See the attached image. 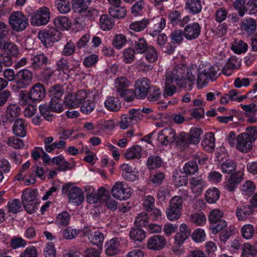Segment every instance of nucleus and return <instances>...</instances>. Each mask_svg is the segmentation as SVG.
I'll use <instances>...</instances> for the list:
<instances>
[{
  "mask_svg": "<svg viewBox=\"0 0 257 257\" xmlns=\"http://www.w3.org/2000/svg\"><path fill=\"white\" fill-rule=\"evenodd\" d=\"M187 66L183 64L177 65L172 71L166 73V83L167 84H179V87L185 88L187 86L185 79V72Z\"/></svg>",
  "mask_w": 257,
  "mask_h": 257,
  "instance_id": "1",
  "label": "nucleus"
},
{
  "mask_svg": "<svg viewBox=\"0 0 257 257\" xmlns=\"http://www.w3.org/2000/svg\"><path fill=\"white\" fill-rule=\"evenodd\" d=\"M63 194L68 193L69 202L75 205L81 204L84 201V197L82 190L76 186H73L71 184H64L62 188Z\"/></svg>",
  "mask_w": 257,
  "mask_h": 257,
  "instance_id": "2",
  "label": "nucleus"
},
{
  "mask_svg": "<svg viewBox=\"0 0 257 257\" xmlns=\"http://www.w3.org/2000/svg\"><path fill=\"white\" fill-rule=\"evenodd\" d=\"M37 191L30 189H25L22 195V203L26 211L30 213H33L37 208Z\"/></svg>",
  "mask_w": 257,
  "mask_h": 257,
  "instance_id": "3",
  "label": "nucleus"
},
{
  "mask_svg": "<svg viewBox=\"0 0 257 257\" xmlns=\"http://www.w3.org/2000/svg\"><path fill=\"white\" fill-rule=\"evenodd\" d=\"M9 22L12 29L17 32L24 31L29 25L26 17L19 11L15 12L10 15Z\"/></svg>",
  "mask_w": 257,
  "mask_h": 257,
  "instance_id": "4",
  "label": "nucleus"
},
{
  "mask_svg": "<svg viewBox=\"0 0 257 257\" xmlns=\"http://www.w3.org/2000/svg\"><path fill=\"white\" fill-rule=\"evenodd\" d=\"M61 37V33L55 28H51L47 31H40L38 33V37L42 43L46 47L50 46L51 42L58 41Z\"/></svg>",
  "mask_w": 257,
  "mask_h": 257,
  "instance_id": "5",
  "label": "nucleus"
},
{
  "mask_svg": "<svg viewBox=\"0 0 257 257\" xmlns=\"http://www.w3.org/2000/svg\"><path fill=\"white\" fill-rule=\"evenodd\" d=\"M33 73L28 69H23L17 73L16 80L17 88L25 89L29 86L33 82Z\"/></svg>",
  "mask_w": 257,
  "mask_h": 257,
  "instance_id": "6",
  "label": "nucleus"
},
{
  "mask_svg": "<svg viewBox=\"0 0 257 257\" xmlns=\"http://www.w3.org/2000/svg\"><path fill=\"white\" fill-rule=\"evenodd\" d=\"M135 87L136 97L138 99L146 98L149 90L152 88L150 80L145 77L138 79L135 82Z\"/></svg>",
  "mask_w": 257,
  "mask_h": 257,
  "instance_id": "7",
  "label": "nucleus"
},
{
  "mask_svg": "<svg viewBox=\"0 0 257 257\" xmlns=\"http://www.w3.org/2000/svg\"><path fill=\"white\" fill-rule=\"evenodd\" d=\"M50 19V12L48 8L42 7L36 13L31 15V24L32 25L41 26L46 25Z\"/></svg>",
  "mask_w": 257,
  "mask_h": 257,
  "instance_id": "8",
  "label": "nucleus"
},
{
  "mask_svg": "<svg viewBox=\"0 0 257 257\" xmlns=\"http://www.w3.org/2000/svg\"><path fill=\"white\" fill-rule=\"evenodd\" d=\"M46 94L44 86L40 83H37L30 89L28 97L32 102H39L45 98Z\"/></svg>",
  "mask_w": 257,
  "mask_h": 257,
  "instance_id": "9",
  "label": "nucleus"
},
{
  "mask_svg": "<svg viewBox=\"0 0 257 257\" xmlns=\"http://www.w3.org/2000/svg\"><path fill=\"white\" fill-rule=\"evenodd\" d=\"M243 179V173L242 172H235L224 182V189L230 192L234 191Z\"/></svg>",
  "mask_w": 257,
  "mask_h": 257,
  "instance_id": "10",
  "label": "nucleus"
},
{
  "mask_svg": "<svg viewBox=\"0 0 257 257\" xmlns=\"http://www.w3.org/2000/svg\"><path fill=\"white\" fill-rule=\"evenodd\" d=\"M128 189L124 188L123 183L121 182H117L111 189L112 196L117 199L126 200L131 196L130 191Z\"/></svg>",
  "mask_w": 257,
  "mask_h": 257,
  "instance_id": "11",
  "label": "nucleus"
},
{
  "mask_svg": "<svg viewBox=\"0 0 257 257\" xmlns=\"http://www.w3.org/2000/svg\"><path fill=\"white\" fill-rule=\"evenodd\" d=\"M176 132L172 128H166L159 132L158 136L159 142L166 146L173 143L176 140Z\"/></svg>",
  "mask_w": 257,
  "mask_h": 257,
  "instance_id": "12",
  "label": "nucleus"
},
{
  "mask_svg": "<svg viewBox=\"0 0 257 257\" xmlns=\"http://www.w3.org/2000/svg\"><path fill=\"white\" fill-rule=\"evenodd\" d=\"M21 108L17 104H11L8 106L6 112L5 118L3 120V124L6 122L12 123L18 119L20 114Z\"/></svg>",
  "mask_w": 257,
  "mask_h": 257,
  "instance_id": "13",
  "label": "nucleus"
},
{
  "mask_svg": "<svg viewBox=\"0 0 257 257\" xmlns=\"http://www.w3.org/2000/svg\"><path fill=\"white\" fill-rule=\"evenodd\" d=\"M166 244L165 237L161 235H154L148 240L147 247L154 250H160L163 248Z\"/></svg>",
  "mask_w": 257,
  "mask_h": 257,
  "instance_id": "14",
  "label": "nucleus"
},
{
  "mask_svg": "<svg viewBox=\"0 0 257 257\" xmlns=\"http://www.w3.org/2000/svg\"><path fill=\"white\" fill-rule=\"evenodd\" d=\"M237 149L241 152L247 153L252 148V142L250 141L249 136L247 134H239L236 139Z\"/></svg>",
  "mask_w": 257,
  "mask_h": 257,
  "instance_id": "15",
  "label": "nucleus"
},
{
  "mask_svg": "<svg viewBox=\"0 0 257 257\" xmlns=\"http://www.w3.org/2000/svg\"><path fill=\"white\" fill-rule=\"evenodd\" d=\"M201 27L197 22L187 25L184 29L183 34L185 38L188 40L195 39L200 34Z\"/></svg>",
  "mask_w": 257,
  "mask_h": 257,
  "instance_id": "16",
  "label": "nucleus"
},
{
  "mask_svg": "<svg viewBox=\"0 0 257 257\" xmlns=\"http://www.w3.org/2000/svg\"><path fill=\"white\" fill-rule=\"evenodd\" d=\"M169 19L171 24L173 26L182 27L190 21L189 17H183L181 13L178 11H174L171 12L169 15Z\"/></svg>",
  "mask_w": 257,
  "mask_h": 257,
  "instance_id": "17",
  "label": "nucleus"
},
{
  "mask_svg": "<svg viewBox=\"0 0 257 257\" xmlns=\"http://www.w3.org/2000/svg\"><path fill=\"white\" fill-rule=\"evenodd\" d=\"M191 234L189 227L185 223H182L179 227V231L175 236V243L178 245L182 244Z\"/></svg>",
  "mask_w": 257,
  "mask_h": 257,
  "instance_id": "18",
  "label": "nucleus"
},
{
  "mask_svg": "<svg viewBox=\"0 0 257 257\" xmlns=\"http://www.w3.org/2000/svg\"><path fill=\"white\" fill-rule=\"evenodd\" d=\"M240 28L247 34L251 36L253 34L256 29V23L254 19L251 18H246L241 20Z\"/></svg>",
  "mask_w": 257,
  "mask_h": 257,
  "instance_id": "19",
  "label": "nucleus"
},
{
  "mask_svg": "<svg viewBox=\"0 0 257 257\" xmlns=\"http://www.w3.org/2000/svg\"><path fill=\"white\" fill-rule=\"evenodd\" d=\"M31 60L32 67L35 71L41 70L43 66L46 65L49 62L48 58L43 53L34 56Z\"/></svg>",
  "mask_w": 257,
  "mask_h": 257,
  "instance_id": "20",
  "label": "nucleus"
},
{
  "mask_svg": "<svg viewBox=\"0 0 257 257\" xmlns=\"http://www.w3.org/2000/svg\"><path fill=\"white\" fill-rule=\"evenodd\" d=\"M253 212V209L250 205H245L237 207L235 213L239 221H244L252 214Z\"/></svg>",
  "mask_w": 257,
  "mask_h": 257,
  "instance_id": "21",
  "label": "nucleus"
},
{
  "mask_svg": "<svg viewBox=\"0 0 257 257\" xmlns=\"http://www.w3.org/2000/svg\"><path fill=\"white\" fill-rule=\"evenodd\" d=\"M0 48L4 50V52L8 53L11 57H17L20 53L17 46L12 42H1Z\"/></svg>",
  "mask_w": 257,
  "mask_h": 257,
  "instance_id": "22",
  "label": "nucleus"
},
{
  "mask_svg": "<svg viewBox=\"0 0 257 257\" xmlns=\"http://www.w3.org/2000/svg\"><path fill=\"white\" fill-rule=\"evenodd\" d=\"M201 145L204 149L209 152L214 151L215 148V138L212 133L205 134L202 142Z\"/></svg>",
  "mask_w": 257,
  "mask_h": 257,
  "instance_id": "23",
  "label": "nucleus"
},
{
  "mask_svg": "<svg viewBox=\"0 0 257 257\" xmlns=\"http://www.w3.org/2000/svg\"><path fill=\"white\" fill-rule=\"evenodd\" d=\"M13 132L14 134L20 137H24L26 135V128L25 121L22 119H18L14 122Z\"/></svg>",
  "mask_w": 257,
  "mask_h": 257,
  "instance_id": "24",
  "label": "nucleus"
},
{
  "mask_svg": "<svg viewBox=\"0 0 257 257\" xmlns=\"http://www.w3.org/2000/svg\"><path fill=\"white\" fill-rule=\"evenodd\" d=\"M105 106L110 111H117L121 107V103L118 97L110 96L104 102Z\"/></svg>",
  "mask_w": 257,
  "mask_h": 257,
  "instance_id": "25",
  "label": "nucleus"
},
{
  "mask_svg": "<svg viewBox=\"0 0 257 257\" xmlns=\"http://www.w3.org/2000/svg\"><path fill=\"white\" fill-rule=\"evenodd\" d=\"M129 81L125 77H119L115 79L114 88L116 94L122 93V91L127 89Z\"/></svg>",
  "mask_w": 257,
  "mask_h": 257,
  "instance_id": "26",
  "label": "nucleus"
},
{
  "mask_svg": "<svg viewBox=\"0 0 257 257\" xmlns=\"http://www.w3.org/2000/svg\"><path fill=\"white\" fill-rule=\"evenodd\" d=\"M64 93V89L60 84H56L51 86L48 91L51 99H60Z\"/></svg>",
  "mask_w": 257,
  "mask_h": 257,
  "instance_id": "27",
  "label": "nucleus"
},
{
  "mask_svg": "<svg viewBox=\"0 0 257 257\" xmlns=\"http://www.w3.org/2000/svg\"><path fill=\"white\" fill-rule=\"evenodd\" d=\"M141 152L142 148L140 146H134L127 150L124 157L127 160L139 159L142 157Z\"/></svg>",
  "mask_w": 257,
  "mask_h": 257,
  "instance_id": "28",
  "label": "nucleus"
},
{
  "mask_svg": "<svg viewBox=\"0 0 257 257\" xmlns=\"http://www.w3.org/2000/svg\"><path fill=\"white\" fill-rule=\"evenodd\" d=\"M91 0H73L72 9L75 13H81L88 8Z\"/></svg>",
  "mask_w": 257,
  "mask_h": 257,
  "instance_id": "29",
  "label": "nucleus"
},
{
  "mask_svg": "<svg viewBox=\"0 0 257 257\" xmlns=\"http://www.w3.org/2000/svg\"><path fill=\"white\" fill-rule=\"evenodd\" d=\"M119 242L116 238L111 239L106 244L105 252L108 256L116 254L118 251Z\"/></svg>",
  "mask_w": 257,
  "mask_h": 257,
  "instance_id": "30",
  "label": "nucleus"
},
{
  "mask_svg": "<svg viewBox=\"0 0 257 257\" xmlns=\"http://www.w3.org/2000/svg\"><path fill=\"white\" fill-rule=\"evenodd\" d=\"M186 9L193 14H199L202 10L200 0H188L186 3Z\"/></svg>",
  "mask_w": 257,
  "mask_h": 257,
  "instance_id": "31",
  "label": "nucleus"
},
{
  "mask_svg": "<svg viewBox=\"0 0 257 257\" xmlns=\"http://www.w3.org/2000/svg\"><path fill=\"white\" fill-rule=\"evenodd\" d=\"M163 164L162 159L156 155L150 156L147 161V166L149 170L158 169L163 165Z\"/></svg>",
  "mask_w": 257,
  "mask_h": 257,
  "instance_id": "32",
  "label": "nucleus"
},
{
  "mask_svg": "<svg viewBox=\"0 0 257 257\" xmlns=\"http://www.w3.org/2000/svg\"><path fill=\"white\" fill-rule=\"evenodd\" d=\"M99 25L102 30H109L114 26V21L108 15H103L99 19Z\"/></svg>",
  "mask_w": 257,
  "mask_h": 257,
  "instance_id": "33",
  "label": "nucleus"
},
{
  "mask_svg": "<svg viewBox=\"0 0 257 257\" xmlns=\"http://www.w3.org/2000/svg\"><path fill=\"white\" fill-rule=\"evenodd\" d=\"M130 236L135 241L141 242L146 238V233L141 228H133L131 230Z\"/></svg>",
  "mask_w": 257,
  "mask_h": 257,
  "instance_id": "34",
  "label": "nucleus"
},
{
  "mask_svg": "<svg viewBox=\"0 0 257 257\" xmlns=\"http://www.w3.org/2000/svg\"><path fill=\"white\" fill-rule=\"evenodd\" d=\"M109 13L111 17L115 19H123L126 14V10L124 7H110Z\"/></svg>",
  "mask_w": 257,
  "mask_h": 257,
  "instance_id": "35",
  "label": "nucleus"
},
{
  "mask_svg": "<svg viewBox=\"0 0 257 257\" xmlns=\"http://www.w3.org/2000/svg\"><path fill=\"white\" fill-rule=\"evenodd\" d=\"M54 23L56 27L62 30H68L71 26V23L69 19L64 16L56 18L54 20Z\"/></svg>",
  "mask_w": 257,
  "mask_h": 257,
  "instance_id": "36",
  "label": "nucleus"
},
{
  "mask_svg": "<svg viewBox=\"0 0 257 257\" xmlns=\"http://www.w3.org/2000/svg\"><path fill=\"white\" fill-rule=\"evenodd\" d=\"M150 46L144 38H141L135 42L134 49L137 53L143 54Z\"/></svg>",
  "mask_w": 257,
  "mask_h": 257,
  "instance_id": "37",
  "label": "nucleus"
},
{
  "mask_svg": "<svg viewBox=\"0 0 257 257\" xmlns=\"http://www.w3.org/2000/svg\"><path fill=\"white\" fill-rule=\"evenodd\" d=\"M198 69L193 67H187V70L185 72V79L186 80L187 85L191 87L195 81L196 76L198 74Z\"/></svg>",
  "mask_w": 257,
  "mask_h": 257,
  "instance_id": "38",
  "label": "nucleus"
},
{
  "mask_svg": "<svg viewBox=\"0 0 257 257\" xmlns=\"http://www.w3.org/2000/svg\"><path fill=\"white\" fill-rule=\"evenodd\" d=\"M55 5L58 11L61 14H67L70 11L69 0H55Z\"/></svg>",
  "mask_w": 257,
  "mask_h": 257,
  "instance_id": "39",
  "label": "nucleus"
},
{
  "mask_svg": "<svg viewBox=\"0 0 257 257\" xmlns=\"http://www.w3.org/2000/svg\"><path fill=\"white\" fill-rule=\"evenodd\" d=\"M86 191H88L86 195V200L90 204H94L100 200L97 193L96 191L92 186L86 187Z\"/></svg>",
  "mask_w": 257,
  "mask_h": 257,
  "instance_id": "40",
  "label": "nucleus"
},
{
  "mask_svg": "<svg viewBox=\"0 0 257 257\" xmlns=\"http://www.w3.org/2000/svg\"><path fill=\"white\" fill-rule=\"evenodd\" d=\"M220 192L216 188L208 189L206 192V199L209 203H215L219 198Z\"/></svg>",
  "mask_w": 257,
  "mask_h": 257,
  "instance_id": "41",
  "label": "nucleus"
},
{
  "mask_svg": "<svg viewBox=\"0 0 257 257\" xmlns=\"http://www.w3.org/2000/svg\"><path fill=\"white\" fill-rule=\"evenodd\" d=\"M232 5L234 9L238 12L239 16L241 17H243L247 11L245 0H235Z\"/></svg>",
  "mask_w": 257,
  "mask_h": 257,
  "instance_id": "42",
  "label": "nucleus"
},
{
  "mask_svg": "<svg viewBox=\"0 0 257 257\" xmlns=\"http://www.w3.org/2000/svg\"><path fill=\"white\" fill-rule=\"evenodd\" d=\"M189 138L188 134L182 132L177 137H176L175 141L178 146L184 149L188 147L189 144H191Z\"/></svg>",
  "mask_w": 257,
  "mask_h": 257,
  "instance_id": "43",
  "label": "nucleus"
},
{
  "mask_svg": "<svg viewBox=\"0 0 257 257\" xmlns=\"http://www.w3.org/2000/svg\"><path fill=\"white\" fill-rule=\"evenodd\" d=\"M237 60L235 58H230L222 69V72L225 75H229L231 70L237 68Z\"/></svg>",
  "mask_w": 257,
  "mask_h": 257,
  "instance_id": "44",
  "label": "nucleus"
},
{
  "mask_svg": "<svg viewBox=\"0 0 257 257\" xmlns=\"http://www.w3.org/2000/svg\"><path fill=\"white\" fill-rule=\"evenodd\" d=\"M39 110L41 115L46 120L50 121L52 120L53 115L52 114L54 111L51 109L49 104L45 103L39 106Z\"/></svg>",
  "mask_w": 257,
  "mask_h": 257,
  "instance_id": "45",
  "label": "nucleus"
},
{
  "mask_svg": "<svg viewBox=\"0 0 257 257\" xmlns=\"http://www.w3.org/2000/svg\"><path fill=\"white\" fill-rule=\"evenodd\" d=\"M88 238L92 244L97 246L101 245L104 239L103 234L100 231L91 233Z\"/></svg>",
  "mask_w": 257,
  "mask_h": 257,
  "instance_id": "46",
  "label": "nucleus"
},
{
  "mask_svg": "<svg viewBox=\"0 0 257 257\" xmlns=\"http://www.w3.org/2000/svg\"><path fill=\"white\" fill-rule=\"evenodd\" d=\"M203 132L200 128H193L191 130L190 133L188 134L190 137V141L191 144H197L200 142V136Z\"/></svg>",
  "mask_w": 257,
  "mask_h": 257,
  "instance_id": "47",
  "label": "nucleus"
},
{
  "mask_svg": "<svg viewBox=\"0 0 257 257\" xmlns=\"http://www.w3.org/2000/svg\"><path fill=\"white\" fill-rule=\"evenodd\" d=\"M181 172L174 173L173 176V181L175 185L177 187L186 185L188 182L187 175H182Z\"/></svg>",
  "mask_w": 257,
  "mask_h": 257,
  "instance_id": "48",
  "label": "nucleus"
},
{
  "mask_svg": "<svg viewBox=\"0 0 257 257\" xmlns=\"http://www.w3.org/2000/svg\"><path fill=\"white\" fill-rule=\"evenodd\" d=\"M161 95L160 89L159 88L152 86V88L149 90L146 98L148 101L154 102L158 100Z\"/></svg>",
  "mask_w": 257,
  "mask_h": 257,
  "instance_id": "49",
  "label": "nucleus"
},
{
  "mask_svg": "<svg viewBox=\"0 0 257 257\" xmlns=\"http://www.w3.org/2000/svg\"><path fill=\"white\" fill-rule=\"evenodd\" d=\"M127 39L123 34H116L114 36L112 43L114 47L117 49H121L126 43Z\"/></svg>",
  "mask_w": 257,
  "mask_h": 257,
  "instance_id": "50",
  "label": "nucleus"
},
{
  "mask_svg": "<svg viewBox=\"0 0 257 257\" xmlns=\"http://www.w3.org/2000/svg\"><path fill=\"white\" fill-rule=\"evenodd\" d=\"M236 164L233 161L227 160L221 165V169L224 173L231 174L236 169Z\"/></svg>",
  "mask_w": 257,
  "mask_h": 257,
  "instance_id": "51",
  "label": "nucleus"
},
{
  "mask_svg": "<svg viewBox=\"0 0 257 257\" xmlns=\"http://www.w3.org/2000/svg\"><path fill=\"white\" fill-rule=\"evenodd\" d=\"M63 103L70 109L75 108L79 106L75 96L71 93H69L65 96Z\"/></svg>",
  "mask_w": 257,
  "mask_h": 257,
  "instance_id": "52",
  "label": "nucleus"
},
{
  "mask_svg": "<svg viewBox=\"0 0 257 257\" xmlns=\"http://www.w3.org/2000/svg\"><path fill=\"white\" fill-rule=\"evenodd\" d=\"M198 170L196 161L194 160L188 162L184 167V171L186 175H192L197 172Z\"/></svg>",
  "mask_w": 257,
  "mask_h": 257,
  "instance_id": "53",
  "label": "nucleus"
},
{
  "mask_svg": "<svg viewBox=\"0 0 257 257\" xmlns=\"http://www.w3.org/2000/svg\"><path fill=\"white\" fill-rule=\"evenodd\" d=\"M8 212L13 214L17 213L22 210V206L20 200L15 199L8 202Z\"/></svg>",
  "mask_w": 257,
  "mask_h": 257,
  "instance_id": "54",
  "label": "nucleus"
},
{
  "mask_svg": "<svg viewBox=\"0 0 257 257\" xmlns=\"http://www.w3.org/2000/svg\"><path fill=\"white\" fill-rule=\"evenodd\" d=\"M144 53L146 60L150 63L155 62L158 59L157 51L152 46L149 47Z\"/></svg>",
  "mask_w": 257,
  "mask_h": 257,
  "instance_id": "55",
  "label": "nucleus"
},
{
  "mask_svg": "<svg viewBox=\"0 0 257 257\" xmlns=\"http://www.w3.org/2000/svg\"><path fill=\"white\" fill-rule=\"evenodd\" d=\"M148 20L147 19H144L141 21L132 23L130 25V28L131 29L135 31L140 32L144 30L148 25Z\"/></svg>",
  "mask_w": 257,
  "mask_h": 257,
  "instance_id": "56",
  "label": "nucleus"
},
{
  "mask_svg": "<svg viewBox=\"0 0 257 257\" xmlns=\"http://www.w3.org/2000/svg\"><path fill=\"white\" fill-rule=\"evenodd\" d=\"M227 225L226 221L224 220H219L210 226V229L213 234H216L220 231L223 230Z\"/></svg>",
  "mask_w": 257,
  "mask_h": 257,
  "instance_id": "57",
  "label": "nucleus"
},
{
  "mask_svg": "<svg viewBox=\"0 0 257 257\" xmlns=\"http://www.w3.org/2000/svg\"><path fill=\"white\" fill-rule=\"evenodd\" d=\"M242 236L246 239L252 237L254 233V229L253 225L248 224L243 225L241 229Z\"/></svg>",
  "mask_w": 257,
  "mask_h": 257,
  "instance_id": "58",
  "label": "nucleus"
},
{
  "mask_svg": "<svg viewBox=\"0 0 257 257\" xmlns=\"http://www.w3.org/2000/svg\"><path fill=\"white\" fill-rule=\"evenodd\" d=\"M257 250L248 243H244L242 247V257H254Z\"/></svg>",
  "mask_w": 257,
  "mask_h": 257,
  "instance_id": "59",
  "label": "nucleus"
},
{
  "mask_svg": "<svg viewBox=\"0 0 257 257\" xmlns=\"http://www.w3.org/2000/svg\"><path fill=\"white\" fill-rule=\"evenodd\" d=\"M149 217L145 212L139 213L136 217L135 224L138 226H146L148 223Z\"/></svg>",
  "mask_w": 257,
  "mask_h": 257,
  "instance_id": "60",
  "label": "nucleus"
},
{
  "mask_svg": "<svg viewBox=\"0 0 257 257\" xmlns=\"http://www.w3.org/2000/svg\"><path fill=\"white\" fill-rule=\"evenodd\" d=\"M117 96L123 98L126 102L132 101L136 97V92L133 89H126L122 91V93H118L116 94Z\"/></svg>",
  "mask_w": 257,
  "mask_h": 257,
  "instance_id": "61",
  "label": "nucleus"
},
{
  "mask_svg": "<svg viewBox=\"0 0 257 257\" xmlns=\"http://www.w3.org/2000/svg\"><path fill=\"white\" fill-rule=\"evenodd\" d=\"M136 51L134 49L128 48L125 49L123 53V60L126 63H132L135 59Z\"/></svg>",
  "mask_w": 257,
  "mask_h": 257,
  "instance_id": "62",
  "label": "nucleus"
},
{
  "mask_svg": "<svg viewBox=\"0 0 257 257\" xmlns=\"http://www.w3.org/2000/svg\"><path fill=\"white\" fill-rule=\"evenodd\" d=\"M81 104V111L86 114L91 112L95 107V103L89 99L83 101Z\"/></svg>",
  "mask_w": 257,
  "mask_h": 257,
  "instance_id": "63",
  "label": "nucleus"
},
{
  "mask_svg": "<svg viewBox=\"0 0 257 257\" xmlns=\"http://www.w3.org/2000/svg\"><path fill=\"white\" fill-rule=\"evenodd\" d=\"M80 233L79 230L72 228L71 227L66 228L63 231V236L66 239L75 238Z\"/></svg>",
  "mask_w": 257,
  "mask_h": 257,
  "instance_id": "64",
  "label": "nucleus"
}]
</instances>
